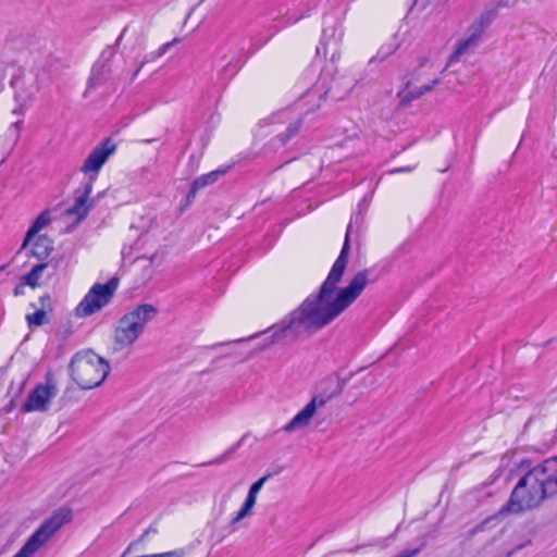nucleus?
<instances>
[{"label": "nucleus", "mask_w": 557, "mask_h": 557, "mask_svg": "<svg viewBox=\"0 0 557 557\" xmlns=\"http://www.w3.org/2000/svg\"><path fill=\"white\" fill-rule=\"evenodd\" d=\"M352 224L347 226L339 256L322 283L318 295L309 296L296 310L281 332L296 338L304 333L320 330L341 315L371 282V270H362L354 275L347 286L337 289L348 264Z\"/></svg>", "instance_id": "1"}, {"label": "nucleus", "mask_w": 557, "mask_h": 557, "mask_svg": "<svg viewBox=\"0 0 557 557\" xmlns=\"http://www.w3.org/2000/svg\"><path fill=\"white\" fill-rule=\"evenodd\" d=\"M557 493V456L529 470L516 484L500 513H521Z\"/></svg>", "instance_id": "2"}, {"label": "nucleus", "mask_w": 557, "mask_h": 557, "mask_svg": "<svg viewBox=\"0 0 557 557\" xmlns=\"http://www.w3.org/2000/svg\"><path fill=\"white\" fill-rule=\"evenodd\" d=\"M110 366L92 350L79 351L70 362L72 379L83 389L99 386L109 374Z\"/></svg>", "instance_id": "3"}, {"label": "nucleus", "mask_w": 557, "mask_h": 557, "mask_svg": "<svg viewBox=\"0 0 557 557\" xmlns=\"http://www.w3.org/2000/svg\"><path fill=\"white\" fill-rule=\"evenodd\" d=\"M158 309L150 304H141L125 313L114 330V343L119 349L134 344L144 333L145 325L158 315Z\"/></svg>", "instance_id": "4"}, {"label": "nucleus", "mask_w": 557, "mask_h": 557, "mask_svg": "<svg viewBox=\"0 0 557 557\" xmlns=\"http://www.w3.org/2000/svg\"><path fill=\"white\" fill-rule=\"evenodd\" d=\"M119 287V278L111 277L107 283L94 284L75 308L77 318H88L111 304Z\"/></svg>", "instance_id": "5"}, {"label": "nucleus", "mask_w": 557, "mask_h": 557, "mask_svg": "<svg viewBox=\"0 0 557 557\" xmlns=\"http://www.w3.org/2000/svg\"><path fill=\"white\" fill-rule=\"evenodd\" d=\"M70 519V510H57L40 524L13 557H32Z\"/></svg>", "instance_id": "6"}, {"label": "nucleus", "mask_w": 557, "mask_h": 557, "mask_svg": "<svg viewBox=\"0 0 557 557\" xmlns=\"http://www.w3.org/2000/svg\"><path fill=\"white\" fill-rule=\"evenodd\" d=\"M345 384L346 381L344 379H338L335 391L329 396H313L312 399L283 428V430L292 433L298 429L309 425L317 408L323 407L332 397L339 395L343 392Z\"/></svg>", "instance_id": "7"}, {"label": "nucleus", "mask_w": 557, "mask_h": 557, "mask_svg": "<svg viewBox=\"0 0 557 557\" xmlns=\"http://www.w3.org/2000/svg\"><path fill=\"white\" fill-rule=\"evenodd\" d=\"M115 144L110 138H107L91 150L81 169L84 174L88 175L86 183L94 184L99 171L109 157L115 152Z\"/></svg>", "instance_id": "8"}, {"label": "nucleus", "mask_w": 557, "mask_h": 557, "mask_svg": "<svg viewBox=\"0 0 557 557\" xmlns=\"http://www.w3.org/2000/svg\"><path fill=\"white\" fill-rule=\"evenodd\" d=\"M57 395L53 384H38L21 407L22 412L47 411L51 399Z\"/></svg>", "instance_id": "9"}, {"label": "nucleus", "mask_w": 557, "mask_h": 557, "mask_svg": "<svg viewBox=\"0 0 557 557\" xmlns=\"http://www.w3.org/2000/svg\"><path fill=\"white\" fill-rule=\"evenodd\" d=\"M92 191L91 183H85L82 188L75 191L74 203L65 210L67 216H75L77 222L83 221L92 208L89 196Z\"/></svg>", "instance_id": "10"}, {"label": "nucleus", "mask_w": 557, "mask_h": 557, "mask_svg": "<svg viewBox=\"0 0 557 557\" xmlns=\"http://www.w3.org/2000/svg\"><path fill=\"white\" fill-rule=\"evenodd\" d=\"M52 267L53 270L58 267V261L50 260L49 262H40L32 268V270L23 276V281L26 285L35 288L39 285V280L42 272Z\"/></svg>", "instance_id": "11"}, {"label": "nucleus", "mask_w": 557, "mask_h": 557, "mask_svg": "<svg viewBox=\"0 0 557 557\" xmlns=\"http://www.w3.org/2000/svg\"><path fill=\"white\" fill-rule=\"evenodd\" d=\"M53 250V242L46 235H39L32 244L30 252L38 259L47 258Z\"/></svg>", "instance_id": "12"}, {"label": "nucleus", "mask_w": 557, "mask_h": 557, "mask_svg": "<svg viewBox=\"0 0 557 557\" xmlns=\"http://www.w3.org/2000/svg\"><path fill=\"white\" fill-rule=\"evenodd\" d=\"M111 69L107 62H97L91 70L90 77L88 79V88L102 85L109 77Z\"/></svg>", "instance_id": "13"}, {"label": "nucleus", "mask_w": 557, "mask_h": 557, "mask_svg": "<svg viewBox=\"0 0 557 557\" xmlns=\"http://www.w3.org/2000/svg\"><path fill=\"white\" fill-rule=\"evenodd\" d=\"M334 29H331V34L329 35V29H323L322 38L320 40V44L318 45L315 49V54L318 57H326L327 55V47L329 45L333 46V53H332V60L335 59V55L337 53L338 48V40L333 38L334 37Z\"/></svg>", "instance_id": "14"}, {"label": "nucleus", "mask_w": 557, "mask_h": 557, "mask_svg": "<svg viewBox=\"0 0 557 557\" xmlns=\"http://www.w3.org/2000/svg\"><path fill=\"white\" fill-rule=\"evenodd\" d=\"M440 83V79H433L431 84L424 85L420 87L419 89L412 91V90H404L398 94V97L400 98L399 103L403 107H407L410 104V102L413 99H418L424 94L432 90V88Z\"/></svg>", "instance_id": "15"}, {"label": "nucleus", "mask_w": 557, "mask_h": 557, "mask_svg": "<svg viewBox=\"0 0 557 557\" xmlns=\"http://www.w3.org/2000/svg\"><path fill=\"white\" fill-rule=\"evenodd\" d=\"M49 223L50 213L48 210H45L36 218L32 226L28 228L22 248H26V246L32 242V239L37 235V233L45 226H47Z\"/></svg>", "instance_id": "16"}, {"label": "nucleus", "mask_w": 557, "mask_h": 557, "mask_svg": "<svg viewBox=\"0 0 557 557\" xmlns=\"http://www.w3.org/2000/svg\"><path fill=\"white\" fill-rule=\"evenodd\" d=\"M480 38V32H473L469 37L458 41L449 61L455 62L463 55L470 48L474 47Z\"/></svg>", "instance_id": "17"}, {"label": "nucleus", "mask_w": 557, "mask_h": 557, "mask_svg": "<svg viewBox=\"0 0 557 557\" xmlns=\"http://www.w3.org/2000/svg\"><path fill=\"white\" fill-rule=\"evenodd\" d=\"M226 173V170H214L207 174L198 176L194 182L193 185L197 189H202L213 183H215L222 175Z\"/></svg>", "instance_id": "18"}, {"label": "nucleus", "mask_w": 557, "mask_h": 557, "mask_svg": "<svg viewBox=\"0 0 557 557\" xmlns=\"http://www.w3.org/2000/svg\"><path fill=\"white\" fill-rule=\"evenodd\" d=\"M302 126V121L299 119V120H296L294 122H292L286 131L280 135H277L276 139L282 144V145H285L289 139H292L294 136H296L298 134V132L300 131Z\"/></svg>", "instance_id": "19"}, {"label": "nucleus", "mask_w": 557, "mask_h": 557, "mask_svg": "<svg viewBox=\"0 0 557 557\" xmlns=\"http://www.w3.org/2000/svg\"><path fill=\"white\" fill-rule=\"evenodd\" d=\"M29 327L40 326L47 322V313L45 309H39L32 314L26 315Z\"/></svg>", "instance_id": "20"}, {"label": "nucleus", "mask_w": 557, "mask_h": 557, "mask_svg": "<svg viewBox=\"0 0 557 557\" xmlns=\"http://www.w3.org/2000/svg\"><path fill=\"white\" fill-rule=\"evenodd\" d=\"M269 476H270V474L263 475L258 481L252 483L251 486L249 487L248 492L251 494H255L257 496L258 493L260 492V490L262 488L263 484L265 483V481L269 479Z\"/></svg>", "instance_id": "21"}, {"label": "nucleus", "mask_w": 557, "mask_h": 557, "mask_svg": "<svg viewBox=\"0 0 557 557\" xmlns=\"http://www.w3.org/2000/svg\"><path fill=\"white\" fill-rule=\"evenodd\" d=\"M176 42H178V39L175 38L172 41L163 44L153 54V59L162 57L166 51L174 46Z\"/></svg>", "instance_id": "22"}, {"label": "nucleus", "mask_w": 557, "mask_h": 557, "mask_svg": "<svg viewBox=\"0 0 557 557\" xmlns=\"http://www.w3.org/2000/svg\"><path fill=\"white\" fill-rule=\"evenodd\" d=\"M186 554L184 548H176L174 550L160 553V554H153L154 557H184Z\"/></svg>", "instance_id": "23"}, {"label": "nucleus", "mask_w": 557, "mask_h": 557, "mask_svg": "<svg viewBox=\"0 0 557 557\" xmlns=\"http://www.w3.org/2000/svg\"><path fill=\"white\" fill-rule=\"evenodd\" d=\"M250 509L242 506L240 510L237 512V515L232 519L231 524L234 525L238 523L240 520H243L245 517H247L250 513Z\"/></svg>", "instance_id": "24"}, {"label": "nucleus", "mask_w": 557, "mask_h": 557, "mask_svg": "<svg viewBox=\"0 0 557 557\" xmlns=\"http://www.w3.org/2000/svg\"><path fill=\"white\" fill-rule=\"evenodd\" d=\"M422 547L404 549L395 557H416L421 552Z\"/></svg>", "instance_id": "25"}, {"label": "nucleus", "mask_w": 557, "mask_h": 557, "mask_svg": "<svg viewBox=\"0 0 557 557\" xmlns=\"http://www.w3.org/2000/svg\"><path fill=\"white\" fill-rule=\"evenodd\" d=\"M395 49H396V48H395V47H392V46H391V47H388V48H386V49H385L384 47H382V48L377 51L375 59H379V60H381V61H382V60H384L387 55L392 54V53L395 51Z\"/></svg>", "instance_id": "26"}, {"label": "nucleus", "mask_w": 557, "mask_h": 557, "mask_svg": "<svg viewBox=\"0 0 557 557\" xmlns=\"http://www.w3.org/2000/svg\"><path fill=\"white\" fill-rule=\"evenodd\" d=\"M257 500V496L248 492V495L243 504V506L249 508L250 510L255 507Z\"/></svg>", "instance_id": "27"}, {"label": "nucleus", "mask_w": 557, "mask_h": 557, "mask_svg": "<svg viewBox=\"0 0 557 557\" xmlns=\"http://www.w3.org/2000/svg\"><path fill=\"white\" fill-rule=\"evenodd\" d=\"M199 191V189H197L193 184H191V187L186 196V201L187 203H191L195 198H196V195L197 193Z\"/></svg>", "instance_id": "28"}, {"label": "nucleus", "mask_w": 557, "mask_h": 557, "mask_svg": "<svg viewBox=\"0 0 557 557\" xmlns=\"http://www.w3.org/2000/svg\"><path fill=\"white\" fill-rule=\"evenodd\" d=\"M40 300V304H41V309H46V308H50V304H51V298L49 295H44L39 298Z\"/></svg>", "instance_id": "29"}, {"label": "nucleus", "mask_w": 557, "mask_h": 557, "mask_svg": "<svg viewBox=\"0 0 557 557\" xmlns=\"http://www.w3.org/2000/svg\"><path fill=\"white\" fill-rule=\"evenodd\" d=\"M22 124V121H17V122H14L12 123L11 125V128H14L15 129V136H16V139L18 138L20 136V125Z\"/></svg>", "instance_id": "30"}, {"label": "nucleus", "mask_w": 557, "mask_h": 557, "mask_svg": "<svg viewBox=\"0 0 557 557\" xmlns=\"http://www.w3.org/2000/svg\"><path fill=\"white\" fill-rule=\"evenodd\" d=\"M146 61H141L138 65V67L136 69V71L134 72L133 76H132V81H134L138 73L140 72V70L143 69V66L145 65Z\"/></svg>", "instance_id": "31"}, {"label": "nucleus", "mask_w": 557, "mask_h": 557, "mask_svg": "<svg viewBox=\"0 0 557 557\" xmlns=\"http://www.w3.org/2000/svg\"><path fill=\"white\" fill-rule=\"evenodd\" d=\"M503 1H504L505 5H509V4L513 3V2H516L517 0H503Z\"/></svg>", "instance_id": "32"}, {"label": "nucleus", "mask_w": 557, "mask_h": 557, "mask_svg": "<svg viewBox=\"0 0 557 557\" xmlns=\"http://www.w3.org/2000/svg\"><path fill=\"white\" fill-rule=\"evenodd\" d=\"M22 292H21V286H16L15 289H14V294L15 295H20Z\"/></svg>", "instance_id": "33"}, {"label": "nucleus", "mask_w": 557, "mask_h": 557, "mask_svg": "<svg viewBox=\"0 0 557 557\" xmlns=\"http://www.w3.org/2000/svg\"><path fill=\"white\" fill-rule=\"evenodd\" d=\"M403 171H409V169H397L395 172H403Z\"/></svg>", "instance_id": "34"}]
</instances>
